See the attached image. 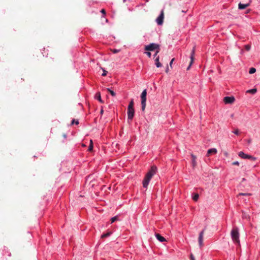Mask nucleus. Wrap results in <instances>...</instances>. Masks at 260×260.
Listing matches in <instances>:
<instances>
[{
  "label": "nucleus",
  "mask_w": 260,
  "mask_h": 260,
  "mask_svg": "<svg viewBox=\"0 0 260 260\" xmlns=\"http://www.w3.org/2000/svg\"><path fill=\"white\" fill-rule=\"evenodd\" d=\"M159 50V49H158V50L156 51V52L155 53V54L153 55L154 57H157V54H158V53L159 52V50Z\"/></svg>",
  "instance_id": "obj_30"
},
{
  "label": "nucleus",
  "mask_w": 260,
  "mask_h": 260,
  "mask_svg": "<svg viewBox=\"0 0 260 260\" xmlns=\"http://www.w3.org/2000/svg\"><path fill=\"white\" fill-rule=\"evenodd\" d=\"M155 237L156 238V239L160 242H164V241H166V239L161 236L160 234H155Z\"/></svg>",
  "instance_id": "obj_12"
},
{
  "label": "nucleus",
  "mask_w": 260,
  "mask_h": 260,
  "mask_svg": "<svg viewBox=\"0 0 260 260\" xmlns=\"http://www.w3.org/2000/svg\"><path fill=\"white\" fill-rule=\"evenodd\" d=\"M174 60V58H173V59L171 60V61L170 62V63H169V64H170V66L171 67V66H172V63H173V62Z\"/></svg>",
  "instance_id": "obj_34"
},
{
  "label": "nucleus",
  "mask_w": 260,
  "mask_h": 260,
  "mask_svg": "<svg viewBox=\"0 0 260 260\" xmlns=\"http://www.w3.org/2000/svg\"><path fill=\"white\" fill-rule=\"evenodd\" d=\"M146 96H147V90L144 89L141 95V105H142V110L144 111L146 108Z\"/></svg>",
  "instance_id": "obj_3"
},
{
  "label": "nucleus",
  "mask_w": 260,
  "mask_h": 260,
  "mask_svg": "<svg viewBox=\"0 0 260 260\" xmlns=\"http://www.w3.org/2000/svg\"><path fill=\"white\" fill-rule=\"evenodd\" d=\"M159 46L155 43H151L145 46V50L147 51H152L155 49H159Z\"/></svg>",
  "instance_id": "obj_4"
},
{
  "label": "nucleus",
  "mask_w": 260,
  "mask_h": 260,
  "mask_svg": "<svg viewBox=\"0 0 260 260\" xmlns=\"http://www.w3.org/2000/svg\"><path fill=\"white\" fill-rule=\"evenodd\" d=\"M199 198V196L198 193H196L194 194L193 197H192V199L195 201H197L198 199Z\"/></svg>",
  "instance_id": "obj_24"
},
{
  "label": "nucleus",
  "mask_w": 260,
  "mask_h": 260,
  "mask_svg": "<svg viewBox=\"0 0 260 260\" xmlns=\"http://www.w3.org/2000/svg\"><path fill=\"white\" fill-rule=\"evenodd\" d=\"M194 54H195V47H194L193 48V49H192L191 53H190V62L189 65L187 68V70H188L190 69V67L191 66L193 62Z\"/></svg>",
  "instance_id": "obj_6"
},
{
  "label": "nucleus",
  "mask_w": 260,
  "mask_h": 260,
  "mask_svg": "<svg viewBox=\"0 0 260 260\" xmlns=\"http://www.w3.org/2000/svg\"><path fill=\"white\" fill-rule=\"evenodd\" d=\"M118 220H119V218H118V216L117 215L112 217L110 219V221H111L110 223H112L114 222H115V221H117Z\"/></svg>",
  "instance_id": "obj_18"
},
{
  "label": "nucleus",
  "mask_w": 260,
  "mask_h": 260,
  "mask_svg": "<svg viewBox=\"0 0 260 260\" xmlns=\"http://www.w3.org/2000/svg\"><path fill=\"white\" fill-rule=\"evenodd\" d=\"M190 258H191V260H195V258L193 257V256L192 255V254L190 255Z\"/></svg>",
  "instance_id": "obj_37"
},
{
  "label": "nucleus",
  "mask_w": 260,
  "mask_h": 260,
  "mask_svg": "<svg viewBox=\"0 0 260 260\" xmlns=\"http://www.w3.org/2000/svg\"><path fill=\"white\" fill-rule=\"evenodd\" d=\"M164 18V13H163V11H162L161 12V13L160 14V15L158 16V17L156 19V22H157L158 25H161L162 24Z\"/></svg>",
  "instance_id": "obj_8"
},
{
  "label": "nucleus",
  "mask_w": 260,
  "mask_h": 260,
  "mask_svg": "<svg viewBox=\"0 0 260 260\" xmlns=\"http://www.w3.org/2000/svg\"><path fill=\"white\" fill-rule=\"evenodd\" d=\"M134 100L132 99L131 101H130L129 104H128V107H127V109H134Z\"/></svg>",
  "instance_id": "obj_16"
},
{
  "label": "nucleus",
  "mask_w": 260,
  "mask_h": 260,
  "mask_svg": "<svg viewBox=\"0 0 260 260\" xmlns=\"http://www.w3.org/2000/svg\"><path fill=\"white\" fill-rule=\"evenodd\" d=\"M233 133L236 135H238L239 134V130L238 129L233 131Z\"/></svg>",
  "instance_id": "obj_27"
},
{
  "label": "nucleus",
  "mask_w": 260,
  "mask_h": 260,
  "mask_svg": "<svg viewBox=\"0 0 260 260\" xmlns=\"http://www.w3.org/2000/svg\"><path fill=\"white\" fill-rule=\"evenodd\" d=\"M101 13L103 14L104 15L106 14V11L104 9H102L101 11Z\"/></svg>",
  "instance_id": "obj_32"
},
{
  "label": "nucleus",
  "mask_w": 260,
  "mask_h": 260,
  "mask_svg": "<svg viewBox=\"0 0 260 260\" xmlns=\"http://www.w3.org/2000/svg\"><path fill=\"white\" fill-rule=\"evenodd\" d=\"M95 98L101 103H103L100 92H98L95 94Z\"/></svg>",
  "instance_id": "obj_17"
},
{
  "label": "nucleus",
  "mask_w": 260,
  "mask_h": 260,
  "mask_svg": "<svg viewBox=\"0 0 260 260\" xmlns=\"http://www.w3.org/2000/svg\"><path fill=\"white\" fill-rule=\"evenodd\" d=\"M251 48V46L250 45H245V49L247 51H249Z\"/></svg>",
  "instance_id": "obj_25"
},
{
  "label": "nucleus",
  "mask_w": 260,
  "mask_h": 260,
  "mask_svg": "<svg viewBox=\"0 0 260 260\" xmlns=\"http://www.w3.org/2000/svg\"><path fill=\"white\" fill-rule=\"evenodd\" d=\"M63 137H64V138H67V135H66V134H64V135H63Z\"/></svg>",
  "instance_id": "obj_39"
},
{
  "label": "nucleus",
  "mask_w": 260,
  "mask_h": 260,
  "mask_svg": "<svg viewBox=\"0 0 260 260\" xmlns=\"http://www.w3.org/2000/svg\"><path fill=\"white\" fill-rule=\"evenodd\" d=\"M256 72V69L254 68H250L249 70V73L250 74H252Z\"/></svg>",
  "instance_id": "obj_23"
},
{
  "label": "nucleus",
  "mask_w": 260,
  "mask_h": 260,
  "mask_svg": "<svg viewBox=\"0 0 260 260\" xmlns=\"http://www.w3.org/2000/svg\"><path fill=\"white\" fill-rule=\"evenodd\" d=\"M107 90L111 94V95L112 96H115L116 94H115V93L114 92V91L113 90H111L109 88H107Z\"/></svg>",
  "instance_id": "obj_21"
},
{
  "label": "nucleus",
  "mask_w": 260,
  "mask_h": 260,
  "mask_svg": "<svg viewBox=\"0 0 260 260\" xmlns=\"http://www.w3.org/2000/svg\"><path fill=\"white\" fill-rule=\"evenodd\" d=\"M205 232V229L202 231L200 234L199 236V244L200 246L201 247L203 245V237L204 234Z\"/></svg>",
  "instance_id": "obj_9"
},
{
  "label": "nucleus",
  "mask_w": 260,
  "mask_h": 260,
  "mask_svg": "<svg viewBox=\"0 0 260 260\" xmlns=\"http://www.w3.org/2000/svg\"><path fill=\"white\" fill-rule=\"evenodd\" d=\"M112 234V232H108L105 234H103V235H102L101 236V238H106V237H108L109 236H110Z\"/></svg>",
  "instance_id": "obj_19"
},
{
  "label": "nucleus",
  "mask_w": 260,
  "mask_h": 260,
  "mask_svg": "<svg viewBox=\"0 0 260 260\" xmlns=\"http://www.w3.org/2000/svg\"><path fill=\"white\" fill-rule=\"evenodd\" d=\"M145 53L147 54V55L149 57H151V53L150 52H146Z\"/></svg>",
  "instance_id": "obj_29"
},
{
  "label": "nucleus",
  "mask_w": 260,
  "mask_h": 260,
  "mask_svg": "<svg viewBox=\"0 0 260 260\" xmlns=\"http://www.w3.org/2000/svg\"><path fill=\"white\" fill-rule=\"evenodd\" d=\"M106 73H107V72H106V71H105V70H104V72H103V73L102 74V75L103 76H106Z\"/></svg>",
  "instance_id": "obj_36"
},
{
  "label": "nucleus",
  "mask_w": 260,
  "mask_h": 260,
  "mask_svg": "<svg viewBox=\"0 0 260 260\" xmlns=\"http://www.w3.org/2000/svg\"><path fill=\"white\" fill-rule=\"evenodd\" d=\"M249 6V4H242V3H240L238 5V8L240 10H243V9H245Z\"/></svg>",
  "instance_id": "obj_13"
},
{
  "label": "nucleus",
  "mask_w": 260,
  "mask_h": 260,
  "mask_svg": "<svg viewBox=\"0 0 260 260\" xmlns=\"http://www.w3.org/2000/svg\"><path fill=\"white\" fill-rule=\"evenodd\" d=\"M159 56H157L155 59V64L157 68H160L162 66L161 63L159 62Z\"/></svg>",
  "instance_id": "obj_14"
},
{
  "label": "nucleus",
  "mask_w": 260,
  "mask_h": 260,
  "mask_svg": "<svg viewBox=\"0 0 260 260\" xmlns=\"http://www.w3.org/2000/svg\"><path fill=\"white\" fill-rule=\"evenodd\" d=\"M135 115L134 109H127V120L131 121Z\"/></svg>",
  "instance_id": "obj_5"
},
{
  "label": "nucleus",
  "mask_w": 260,
  "mask_h": 260,
  "mask_svg": "<svg viewBox=\"0 0 260 260\" xmlns=\"http://www.w3.org/2000/svg\"><path fill=\"white\" fill-rule=\"evenodd\" d=\"M191 158H192V159H191L192 165L194 167L197 165L196 156L195 155H194L193 154H191Z\"/></svg>",
  "instance_id": "obj_15"
},
{
  "label": "nucleus",
  "mask_w": 260,
  "mask_h": 260,
  "mask_svg": "<svg viewBox=\"0 0 260 260\" xmlns=\"http://www.w3.org/2000/svg\"><path fill=\"white\" fill-rule=\"evenodd\" d=\"M217 152V149L216 148H213L209 149L207 151V156H209L211 154H216Z\"/></svg>",
  "instance_id": "obj_11"
},
{
  "label": "nucleus",
  "mask_w": 260,
  "mask_h": 260,
  "mask_svg": "<svg viewBox=\"0 0 260 260\" xmlns=\"http://www.w3.org/2000/svg\"><path fill=\"white\" fill-rule=\"evenodd\" d=\"M250 193H239L238 196H250Z\"/></svg>",
  "instance_id": "obj_26"
},
{
  "label": "nucleus",
  "mask_w": 260,
  "mask_h": 260,
  "mask_svg": "<svg viewBox=\"0 0 260 260\" xmlns=\"http://www.w3.org/2000/svg\"><path fill=\"white\" fill-rule=\"evenodd\" d=\"M231 237L235 244H237L238 245L240 244V240H239V233L238 229L236 227L234 228L231 232Z\"/></svg>",
  "instance_id": "obj_2"
},
{
  "label": "nucleus",
  "mask_w": 260,
  "mask_h": 260,
  "mask_svg": "<svg viewBox=\"0 0 260 260\" xmlns=\"http://www.w3.org/2000/svg\"><path fill=\"white\" fill-rule=\"evenodd\" d=\"M239 156L244 159H250L251 158V155L244 153L243 151H240L238 153Z\"/></svg>",
  "instance_id": "obj_10"
},
{
  "label": "nucleus",
  "mask_w": 260,
  "mask_h": 260,
  "mask_svg": "<svg viewBox=\"0 0 260 260\" xmlns=\"http://www.w3.org/2000/svg\"><path fill=\"white\" fill-rule=\"evenodd\" d=\"M168 68H167V69H166V72H168Z\"/></svg>",
  "instance_id": "obj_40"
},
{
  "label": "nucleus",
  "mask_w": 260,
  "mask_h": 260,
  "mask_svg": "<svg viewBox=\"0 0 260 260\" xmlns=\"http://www.w3.org/2000/svg\"><path fill=\"white\" fill-rule=\"evenodd\" d=\"M235 100V98L233 96H225L223 99V101L225 104H232Z\"/></svg>",
  "instance_id": "obj_7"
},
{
  "label": "nucleus",
  "mask_w": 260,
  "mask_h": 260,
  "mask_svg": "<svg viewBox=\"0 0 260 260\" xmlns=\"http://www.w3.org/2000/svg\"><path fill=\"white\" fill-rule=\"evenodd\" d=\"M118 51H119V50H117V49H114V50H113V51H112V52H113L114 53H116L118 52Z\"/></svg>",
  "instance_id": "obj_33"
},
{
  "label": "nucleus",
  "mask_w": 260,
  "mask_h": 260,
  "mask_svg": "<svg viewBox=\"0 0 260 260\" xmlns=\"http://www.w3.org/2000/svg\"><path fill=\"white\" fill-rule=\"evenodd\" d=\"M249 159H252L253 160H256V158L251 155V158H250Z\"/></svg>",
  "instance_id": "obj_35"
},
{
  "label": "nucleus",
  "mask_w": 260,
  "mask_h": 260,
  "mask_svg": "<svg viewBox=\"0 0 260 260\" xmlns=\"http://www.w3.org/2000/svg\"><path fill=\"white\" fill-rule=\"evenodd\" d=\"M232 165H236V166H238V165H239V161H234V162L232 163Z\"/></svg>",
  "instance_id": "obj_28"
},
{
  "label": "nucleus",
  "mask_w": 260,
  "mask_h": 260,
  "mask_svg": "<svg viewBox=\"0 0 260 260\" xmlns=\"http://www.w3.org/2000/svg\"><path fill=\"white\" fill-rule=\"evenodd\" d=\"M157 168L155 166H151L149 171L146 174L143 181V186L144 188H147L149 182L153 176L156 173Z\"/></svg>",
  "instance_id": "obj_1"
},
{
  "label": "nucleus",
  "mask_w": 260,
  "mask_h": 260,
  "mask_svg": "<svg viewBox=\"0 0 260 260\" xmlns=\"http://www.w3.org/2000/svg\"><path fill=\"white\" fill-rule=\"evenodd\" d=\"M93 142H92V140H90V144H89V146L88 147V150L91 151L93 149Z\"/></svg>",
  "instance_id": "obj_22"
},
{
  "label": "nucleus",
  "mask_w": 260,
  "mask_h": 260,
  "mask_svg": "<svg viewBox=\"0 0 260 260\" xmlns=\"http://www.w3.org/2000/svg\"><path fill=\"white\" fill-rule=\"evenodd\" d=\"M246 92L254 94L256 92V89L255 88H252L251 89H249V90H247Z\"/></svg>",
  "instance_id": "obj_20"
},
{
  "label": "nucleus",
  "mask_w": 260,
  "mask_h": 260,
  "mask_svg": "<svg viewBox=\"0 0 260 260\" xmlns=\"http://www.w3.org/2000/svg\"><path fill=\"white\" fill-rule=\"evenodd\" d=\"M74 123H75L76 124H78L79 123L78 121H75V119H73L72 121V123L73 124Z\"/></svg>",
  "instance_id": "obj_31"
},
{
  "label": "nucleus",
  "mask_w": 260,
  "mask_h": 260,
  "mask_svg": "<svg viewBox=\"0 0 260 260\" xmlns=\"http://www.w3.org/2000/svg\"><path fill=\"white\" fill-rule=\"evenodd\" d=\"M103 112H104V110H103V109H102L101 110V111H100V113H101V114H103Z\"/></svg>",
  "instance_id": "obj_38"
}]
</instances>
